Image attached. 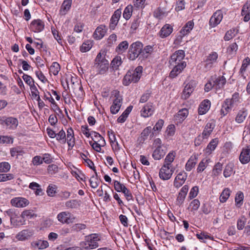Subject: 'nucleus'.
Here are the masks:
<instances>
[{
    "mask_svg": "<svg viewBox=\"0 0 250 250\" xmlns=\"http://www.w3.org/2000/svg\"><path fill=\"white\" fill-rule=\"evenodd\" d=\"M222 164L219 162L217 163L214 167L212 174L215 176L219 175L222 170Z\"/></svg>",
    "mask_w": 250,
    "mask_h": 250,
    "instance_id": "obj_55",
    "label": "nucleus"
},
{
    "mask_svg": "<svg viewBox=\"0 0 250 250\" xmlns=\"http://www.w3.org/2000/svg\"><path fill=\"white\" fill-rule=\"evenodd\" d=\"M210 107V102L208 100H204L199 105L198 113L200 115L206 114Z\"/></svg>",
    "mask_w": 250,
    "mask_h": 250,
    "instance_id": "obj_24",
    "label": "nucleus"
},
{
    "mask_svg": "<svg viewBox=\"0 0 250 250\" xmlns=\"http://www.w3.org/2000/svg\"><path fill=\"white\" fill-rule=\"evenodd\" d=\"M235 29H231L228 31L224 36V40L226 41H228L233 38L235 35Z\"/></svg>",
    "mask_w": 250,
    "mask_h": 250,
    "instance_id": "obj_59",
    "label": "nucleus"
},
{
    "mask_svg": "<svg viewBox=\"0 0 250 250\" xmlns=\"http://www.w3.org/2000/svg\"><path fill=\"white\" fill-rule=\"evenodd\" d=\"M152 47L147 45L144 49H142L141 57L143 58H147L149 55L152 52Z\"/></svg>",
    "mask_w": 250,
    "mask_h": 250,
    "instance_id": "obj_47",
    "label": "nucleus"
},
{
    "mask_svg": "<svg viewBox=\"0 0 250 250\" xmlns=\"http://www.w3.org/2000/svg\"><path fill=\"white\" fill-rule=\"evenodd\" d=\"M128 47V43L127 41H124L119 43L116 48V51L119 53L124 52Z\"/></svg>",
    "mask_w": 250,
    "mask_h": 250,
    "instance_id": "obj_46",
    "label": "nucleus"
},
{
    "mask_svg": "<svg viewBox=\"0 0 250 250\" xmlns=\"http://www.w3.org/2000/svg\"><path fill=\"white\" fill-rule=\"evenodd\" d=\"M107 27L105 25L102 24L97 27L94 33V38L96 40L102 39L105 35L107 31Z\"/></svg>",
    "mask_w": 250,
    "mask_h": 250,
    "instance_id": "obj_19",
    "label": "nucleus"
},
{
    "mask_svg": "<svg viewBox=\"0 0 250 250\" xmlns=\"http://www.w3.org/2000/svg\"><path fill=\"white\" fill-rule=\"evenodd\" d=\"M241 102L239 94L235 92L231 98H227L223 102L220 110L221 115L225 116L232 109L235 110Z\"/></svg>",
    "mask_w": 250,
    "mask_h": 250,
    "instance_id": "obj_1",
    "label": "nucleus"
},
{
    "mask_svg": "<svg viewBox=\"0 0 250 250\" xmlns=\"http://www.w3.org/2000/svg\"><path fill=\"white\" fill-rule=\"evenodd\" d=\"M5 215H7L10 219V223L15 224L14 219H16L19 217V211L15 208H10L4 212Z\"/></svg>",
    "mask_w": 250,
    "mask_h": 250,
    "instance_id": "obj_27",
    "label": "nucleus"
},
{
    "mask_svg": "<svg viewBox=\"0 0 250 250\" xmlns=\"http://www.w3.org/2000/svg\"><path fill=\"white\" fill-rule=\"evenodd\" d=\"M173 172L172 167L163 165L160 170L159 175L160 178L164 180L169 179Z\"/></svg>",
    "mask_w": 250,
    "mask_h": 250,
    "instance_id": "obj_9",
    "label": "nucleus"
},
{
    "mask_svg": "<svg viewBox=\"0 0 250 250\" xmlns=\"http://www.w3.org/2000/svg\"><path fill=\"white\" fill-rule=\"evenodd\" d=\"M152 130L151 126H147L145 128L141 134V141H145L150 134Z\"/></svg>",
    "mask_w": 250,
    "mask_h": 250,
    "instance_id": "obj_49",
    "label": "nucleus"
},
{
    "mask_svg": "<svg viewBox=\"0 0 250 250\" xmlns=\"http://www.w3.org/2000/svg\"><path fill=\"white\" fill-rule=\"evenodd\" d=\"M218 54L216 52H212L208 54L205 60L204 67L207 70H210L211 68L215 66L217 62Z\"/></svg>",
    "mask_w": 250,
    "mask_h": 250,
    "instance_id": "obj_7",
    "label": "nucleus"
},
{
    "mask_svg": "<svg viewBox=\"0 0 250 250\" xmlns=\"http://www.w3.org/2000/svg\"><path fill=\"white\" fill-rule=\"evenodd\" d=\"M22 79L24 82L30 87L34 84V81L32 77L27 74H23Z\"/></svg>",
    "mask_w": 250,
    "mask_h": 250,
    "instance_id": "obj_63",
    "label": "nucleus"
},
{
    "mask_svg": "<svg viewBox=\"0 0 250 250\" xmlns=\"http://www.w3.org/2000/svg\"><path fill=\"white\" fill-rule=\"evenodd\" d=\"M185 56V52L183 50H178L175 52L171 56L169 61V65L178 64L183 62Z\"/></svg>",
    "mask_w": 250,
    "mask_h": 250,
    "instance_id": "obj_8",
    "label": "nucleus"
},
{
    "mask_svg": "<svg viewBox=\"0 0 250 250\" xmlns=\"http://www.w3.org/2000/svg\"><path fill=\"white\" fill-rule=\"evenodd\" d=\"M196 83L194 82H190L185 87L182 97L184 99H188L193 91Z\"/></svg>",
    "mask_w": 250,
    "mask_h": 250,
    "instance_id": "obj_18",
    "label": "nucleus"
},
{
    "mask_svg": "<svg viewBox=\"0 0 250 250\" xmlns=\"http://www.w3.org/2000/svg\"><path fill=\"white\" fill-rule=\"evenodd\" d=\"M11 166L9 163L3 162L0 163V173H6L10 169Z\"/></svg>",
    "mask_w": 250,
    "mask_h": 250,
    "instance_id": "obj_53",
    "label": "nucleus"
},
{
    "mask_svg": "<svg viewBox=\"0 0 250 250\" xmlns=\"http://www.w3.org/2000/svg\"><path fill=\"white\" fill-rule=\"evenodd\" d=\"M143 72V67L141 66H137L134 70H129L125 76L123 83L124 85L127 86L131 83L138 82L142 76Z\"/></svg>",
    "mask_w": 250,
    "mask_h": 250,
    "instance_id": "obj_3",
    "label": "nucleus"
},
{
    "mask_svg": "<svg viewBox=\"0 0 250 250\" xmlns=\"http://www.w3.org/2000/svg\"><path fill=\"white\" fill-rule=\"evenodd\" d=\"M34 234V230L33 229H23L18 232L16 238L19 241H23L29 239Z\"/></svg>",
    "mask_w": 250,
    "mask_h": 250,
    "instance_id": "obj_10",
    "label": "nucleus"
},
{
    "mask_svg": "<svg viewBox=\"0 0 250 250\" xmlns=\"http://www.w3.org/2000/svg\"><path fill=\"white\" fill-rule=\"evenodd\" d=\"M58 221L63 224H69L74 222L75 217L67 211L60 212L57 216Z\"/></svg>",
    "mask_w": 250,
    "mask_h": 250,
    "instance_id": "obj_6",
    "label": "nucleus"
},
{
    "mask_svg": "<svg viewBox=\"0 0 250 250\" xmlns=\"http://www.w3.org/2000/svg\"><path fill=\"white\" fill-rule=\"evenodd\" d=\"M176 157V152L174 151H170L166 156L164 165L172 167V163Z\"/></svg>",
    "mask_w": 250,
    "mask_h": 250,
    "instance_id": "obj_31",
    "label": "nucleus"
},
{
    "mask_svg": "<svg viewBox=\"0 0 250 250\" xmlns=\"http://www.w3.org/2000/svg\"><path fill=\"white\" fill-rule=\"evenodd\" d=\"M239 160L243 164H247L250 161V145L242 149L239 156Z\"/></svg>",
    "mask_w": 250,
    "mask_h": 250,
    "instance_id": "obj_13",
    "label": "nucleus"
},
{
    "mask_svg": "<svg viewBox=\"0 0 250 250\" xmlns=\"http://www.w3.org/2000/svg\"><path fill=\"white\" fill-rule=\"evenodd\" d=\"M11 204L16 208H23L28 205L29 201L24 198L18 197L13 198L10 201Z\"/></svg>",
    "mask_w": 250,
    "mask_h": 250,
    "instance_id": "obj_14",
    "label": "nucleus"
},
{
    "mask_svg": "<svg viewBox=\"0 0 250 250\" xmlns=\"http://www.w3.org/2000/svg\"><path fill=\"white\" fill-rule=\"evenodd\" d=\"M140 22V18L138 16L133 18L131 24V29L133 31L136 30L139 26Z\"/></svg>",
    "mask_w": 250,
    "mask_h": 250,
    "instance_id": "obj_50",
    "label": "nucleus"
},
{
    "mask_svg": "<svg viewBox=\"0 0 250 250\" xmlns=\"http://www.w3.org/2000/svg\"><path fill=\"white\" fill-rule=\"evenodd\" d=\"M211 80L214 83V87L216 89H220L224 87L226 83V78L224 76L211 77Z\"/></svg>",
    "mask_w": 250,
    "mask_h": 250,
    "instance_id": "obj_20",
    "label": "nucleus"
},
{
    "mask_svg": "<svg viewBox=\"0 0 250 250\" xmlns=\"http://www.w3.org/2000/svg\"><path fill=\"white\" fill-rule=\"evenodd\" d=\"M154 107L151 103L147 104L141 111V115L145 118L152 115L153 113Z\"/></svg>",
    "mask_w": 250,
    "mask_h": 250,
    "instance_id": "obj_22",
    "label": "nucleus"
},
{
    "mask_svg": "<svg viewBox=\"0 0 250 250\" xmlns=\"http://www.w3.org/2000/svg\"><path fill=\"white\" fill-rule=\"evenodd\" d=\"M90 136L94 142L103 143V146L105 144L104 138L99 133L95 131H91Z\"/></svg>",
    "mask_w": 250,
    "mask_h": 250,
    "instance_id": "obj_37",
    "label": "nucleus"
},
{
    "mask_svg": "<svg viewBox=\"0 0 250 250\" xmlns=\"http://www.w3.org/2000/svg\"><path fill=\"white\" fill-rule=\"evenodd\" d=\"M44 22L40 19L33 20L30 23L31 30L35 33L41 32L44 29Z\"/></svg>",
    "mask_w": 250,
    "mask_h": 250,
    "instance_id": "obj_15",
    "label": "nucleus"
},
{
    "mask_svg": "<svg viewBox=\"0 0 250 250\" xmlns=\"http://www.w3.org/2000/svg\"><path fill=\"white\" fill-rule=\"evenodd\" d=\"M114 187L115 189L119 192H122L126 188L124 184L116 180L114 181Z\"/></svg>",
    "mask_w": 250,
    "mask_h": 250,
    "instance_id": "obj_60",
    "label": "nucleus"
},
{
    "mask_svg": "<svg viewBox=\"0 0 250 250\" xmlns=\"http://www.w3.org/2000/svg\"><path fill=\"white\" fill-rule=\"evenodd\" d=\"M57 187L55 185H49L47 188V193L48 196L53 197L56 193Z\"/></svg>",
    "mask_w": 250,
    "mask_h": 250,
    "instance_id": "obj_64",
    "label": "nucleus"
},
{
    "mask_svg": "<svg viewBox=\"0 0 250 250\" xmlns=\"http://www.w3.org/2000/svg\"><path fill=\"white\" fill-rule=\"evenodd\" d=\"M233 165L232 163L228 164L225 168L223 174L225 178L229 177L233 173Z\"/></svg>",
    "mask_w": 250,
    "mask_h": 250,
    "instance_id": "obj_40",
    "label": "nucleus"
},
{
    "mask_svg": "<svg viewBox=\"0 0 250 250\" xmlns=\"http://www.w3.org/2000/svg\"><path fill=\"white\" fill-rule=\"evenodd\" d=\"M244 199V194L241 191H239L237 193L236 196L235 197V202L236 205H241L242 204V202Z\"/></svg>",
    "mask_w": 250,
    "mask_h": 250,
    "instance_id": "obj_62",
    "label": "nucleus"
},
{
    "mask_svg": "<svg viewBox=\"0 0 250 250\" xmlns=\"http://www.w3.org/2000/svg\"><path fill=\"white\" fill-rule=\"evenodd\" d=\"M132 12L133 6L131 5H127L124 11L123 17L126 20H129L132 16Z\"/></svg>",
    "mask_w": 250,
    "mask_h": 250,
    "instance_id": "obj_38",
    "label": "nucleus"
},
{
    "mask_svg": "<svg viewBox=\"0 0 250 250\" xmlns=\"http://www.w3.org/2000/svg\"><path fill=\"white\" fill-rule=\"evenodd\" d=\"M186 66L187 63L186 62H183L178 64L170 65V66L172 68V69L170 73L169 76L172 78L176 77L182 72Z\"/></svg>",
    "mask_w": 250,
    "mask_h": 250,
    "instance_id": "obj_12",
    "label": "nucleus"
},
{
    "mask_svg": "<svg viewBox=\"0 0 250 250\" xmlns=\"http://www.w3.org/2000/svg\"><path fill=\"white\" fill-rule=\"evenodd\" d=\"M188 111L187 108H183L179 110L176 115V119L183 121L188 115Z\"/></svg>",
    "mask_w": 250,
    "mask_h": 250,
    "instance_id": "obj_41",
    "label": "nucleus"
},
{
    "mask_svg": "<svg viewBox=\"0 0 250 250\" xmlns=\"http://www.w3.org/2000/svg\"><path fill=\"white\" fill-rule=\"evenodd\" d=\"M101 240L100 234L92 233L85 236L84 240L80 243V246L85 250L94 249L98 247V242Z\"/></svg>",
    "mask_w": 250,
    "mask_h": 250,
    "instance_id": "obj_2",
    "label": "nucleus"
},
{
    "mask_svg": "<svg viewBox=\"0 0 250 250\" xmlns=\"http://www.w3.org/2000/svg\"><path fill=\"white\" fill-rule=\"evenodd\" d=\"M72 4V0H64L62 3L61 13L62 15H65L69 10Z\"/></svg>",
    "mask_w": 250,
    "mask_h": 250,
    "instance_id": "obj_32",
    "label": "nucleus"
},
{
    "mask_svg": "<svg viewBox=\"0 0 250 250\" xmlns=\"http://www.w3.org/2000/svg\"><path fill=\"white\" fill-rule=\"evenodd\" d=\"M19 125L18 120L13 117H6L5 119V126L7 129L14 130Z\"/></svg>",
    "mask_w": 250,
    "mask_h": 250,
    "instance_id": "obj_17",
    "label": "nucleus"
},
{
    "mask_svg": "<svg viewBox=\"0 0 250 250\" xmlns=\"http://www.w3.org/2000/svg\"><path fill=\"white\" fill-rule=\"evenodd\" d=\"M230 190L228 188L223 190L220 196V201L221 203H225L227 201L230 196Z\"/></svg>",
    "mask_w": 250,
    "mask_h": 250,
    "instance_id": "obj_42",
    "label": "nucleus"
},
{
    "mask_svg": "<svg viewBox=\"0 0 250 250\" xmlns=\"http://www.w3.org/2000/svg\"><path fill=\"white\" fill-rule=\"evenodd\" d=\"M90 186L93 188H96L98 187L99 184V180L97 178V175L96 176H93L89 180Z\"/></svg>",
    "mask_w": 250,
    "mask_h": 250,
    "instance_id": "obj_56",
    "label": "nucleus"
},
{
    "mask_svg": "<svg viewBox=\"0 0 250 250\" xmlns=\"http://www.w3.org/2000/svg\"><path fill=\"white\" fill-rule=\"evenodd\" d=\"M60 70V64L57 62H53L50 68V72L57 75Z\"/></svg>",
    "mask_w": 250,
    "mask_h": 250,
    "instance_id": "obj_51",
    "label": "nucleus"
},
{
    "mask_svg": "<svg viewBox=\"0 0 250 250\" xmlns=\"http://www.w3.org/2000/svg\"><path fill=\"white\" fill-rule=\"evenodd\" d=\"M196 163L197 161L195 157H190L186 164V170L188 171H190L192 168L195 167Z\"/></svg>",
    "mask_w": 250,
    "mask_h": 250,
    "instance_id": "obj_39",
    "label": "nucleus"
},
{
    "mask_svg": "<svg viewBox=\"0 0 250 250\" xmlns=\"http://www.w3.org/2000/svg\"><path fill=\"white\" fill-rule=\"evenodd\" d=\"M209 159H203L199 164L197 171V172H201L204 171V170L206 168V167L208 166V164Z\"/></svg>",
    "mask_w": 250,
    "mask_h": 250,
    "instance_id": "obj_45",
    "label": "nucleus"
},
{
    "mask_svg": "<svg viewBox=\"0 0 250 250\" xmlns=\"http://www.w3.org/2000/svg\"><path fill=\"white\" fill-rule=\"evenodd\" d=\"M132 109V106H129L126 108V109L124 111V112L122 113V114L118 118L117 121L118 123H124L127 117H128L129 114L131 112Z\"/></svg>",
    "mask_w": 250,
    "mask_h": 250,
    "instance_id": "obj_34",
    "label": "nucleus"
},
{
    "mask_svg": "<svg viewBox=\"0 0 250 250\" xmlns=\"http://www.w3.org/2000/svg\"><path fill=\"white\" fill-rule=\"evenodd\" d=\"M143 47V44L140 42H136L132 43L129 47L128 50V59L134 61L139 56L141 57L142 49Z\"/></svg>",
    "mask_w": 250,
    "mask_h": 250,
    "instance_id": "obj_4",
    "label": "nucleus"
},
{
    "mask_svg": "<svg viewBox=\"0 0 250 250\" xmlns=\"http://www.w3.org/2000/svg\"><path fill=\"white\" fill-rule=\"evenodd\" d=\"M31 247L39 250L44 249L48 247V243L47 241L38 240L33 241L31 243Z\"/></svg>",
    "mask_w": 250,
    "mask_h": 250,
    "instance_id": "obj_25",
    "label": "nucleus"
},
{
    "mask_svg": "<svg viewBox=\"0 0 250 250\" xmlns=\"http://www.w3.org/2000/svg\"><path fill=\"white\" fill-rule=\"evenodd\" d=\"M24 153L23 150L19 146L12 147L10 149V154L12 157L17 156L18 155H22Z\"/></svg>",
    "mask_w": 250,
    "mask_h": 250,
    "instance_id": "obj_44",
    "label": "nucleus"
},
{
    "mask_svg": "<svg viewBox=\"0 0 250 250\" xmlns=\"http://www.w3.org/2000/svg\"><path fill=\"white\" fill-rule=\"evenodd\" d=\"M112 95L114 96V99L113 100V104L110 107V111L113 114H115L119 112L121 108L123 98L120 92L117 90L113 91Z\"/></svg>",
    "mask_w": 250,
    "mask_h": 250,
    "instance_id": "obj_5",
    "label": "nucleus"
},
{
    "mask_svg": "<svg viewBox=\"0 0 250 250\" xmlns=\"http://www.w3.org/2000/svg\"><path fill=\"white\" fill-rule=\"evenodd\" d=\"M56 139L60 143L65 144L66 143V134L65 131L62 129L58 133H56Z\"/></svg>",
    "mask_w": 250,
    "mask_h": 250,
    "instance_id": "obj_43",
    "label": "nucleus"
},
{
    "mask_svg": "<svg viewBox=\"0 0 250 250\" xmlns=\"http://www.w3.org/2000/svg\"><path fill=\"white\" fill-rule=\"evenodd\" d=\"M194 23L192 21H188L186 24L182 28L180 32L183 35L188 33L193 28Z\"/></svg>",
    "mask_w": 250,
    "mask_h": 250,
    "instance_id": "obj_35",
    "label": "nucleus"
},
{
    "mask_svg": "<svg viewBox=\"0 0 250 250\" xmlns=\"http://www.w3.org/2000/svg\"><path fill=\"white\" fill-rule=\"evenodd\" d=\"M223 9L217 10L214 13L210 19L209 25L215 27L219 24L223 19Z\"/></svg>",
    "mask_w": 250,
    "mask_h": 250,
    "instance_id": "obj_11",
    "label": "nucleus"
},
{
    "mask_svg": "<svg viewBox=\"0 0 250 250\" xmlns=\"http://www.w3.org/2000/svg\"><path fill=\"white\" fill-rule=\"evenodd\" d=\"M218 143V139L215 138L212 139L210 143L208 144L206 151L207 153L210 154L212 152V151L214 150Z\"/></svg>",
    "mask_w": 250,
    "mask_h": 250,
    "instance_id": "obj_36",
    "label": "nucleus"
},
{
    "mask_svg": "<svg viewBox=\"0 0 250 250\" xmlns=\"http://www.w3.org/2000/svg\"><path fill=\"white\" fill-rule=\"evenodd\" d=\"M247 115V110L243 108L238 111L235 117V121L238 124L242 123L245 120Z\"/></svg>",
    "mask_w": 250,
    "mask_h": 250,
    "instance_id": "obj_30",
    "label": "nucleus"
},
{
    "mask_svg": "<svg viewBox=\"0 0 250 250\" xmlns=\"http://www.w3.org/2000/svg\"><path fill=\"white\" fill-rule=\"evenodd\" d=\"M166 150L162 147H157L153 152L152 156L155 160L161 159L166 154Z\"/></svg>",
    "mask_w": 250,
    "mask_h": 250,
    "instance_id": "obj_26",
    "label": "nucleus"
},
{
    "mask_svg": "<svg viewBox=\"0 0 250 250\" xmlns=\"http://www.w3.org/2000/svg\"><path fill=\"white\" fill-rule=\"evenodd\" d=\"M81 201L76 199L70 200L65 203V207L68 208H76L80 206Z\"/></svg>",
    "mask_w": 250,
    "mask_h": 250,
    "instance_id": "obj_33",
    "label": "nucleus"
},
{
    "mask_svg": "<svg viewBox=\"0 0 250 250\" xmlns=\"http://www.w3.org/2000/svg\"><path fill=\"white\" fill-rule=\"evenodd\" d=\"M172 30V27L170 25L166 24L162 28L159 32L160 37L162 38H166L170 35Z\"/></svg>",
    "mask_w": 250,
    "mask_h": 250,
    "instance_id": "obj_29",
    "label": "nucleus"
},
{
    "mask_svg": "<svg viewBox=\"0 0 250 250\" xmlns=\"http://www.w3.org/2000/svg\"><path fill=\"white\" fill-rule=\"evenodd\" d=\"M238 49V45L235 43H232L227 48V52L230 55H234Z\"/></svg>",
    "mask_w": 250,
    "mask_h": 250,
    "instance_id": "obj_58",
    "label": "nucleus"
},
{
    "mask_svg": "<svg viewBox=\"0 0 250 250\" xmlns=\"http://www.w3.org/2000/svg\"><path fill=\"white\" fill-rule=\"evenodd\" d=\"M175 132V126L174 125H169L167 127L165 131L166 135L167 138L173 136Z\"/></svg>",
    "mask_w": 250,
    "mask_h": 250,
    "instance_id": "obj_52",
    "label": "nucleus"
},
{
    "mask_svg": "<svg viewBox=\"0 0 250 250\" xmlns=\"http://www.w3.org/2000/svg\"><path fill=\"white\" fill-rule=\"evenodd\" d=\"M121 10L120 9H117L114 12L110 19L109 23V28L110 30H113L115 29L121 17Z\"/></svg>",
    "mask_w": 250,
    "mask_h": 250,
    "instance_id": "obj_16",
    "label": "nucleus"
},
{
    "mask_svg": "<svg viewBox=\"0 0 250 250\" xmlns=\"http://www.w3.org/2000/svg\"><path fill=\"white\" fill-rule=\"evenodd\" d=\"M96 67L98 69L99 73L100 74H104L108 69V61L103 57L102 62H97Z\"/></svg>",
    "mask_w": 250,
    "mask_h": 250,
    "instance_id": "obj_23",
    "label": "nucleus"
},
{
    "mask_svg": "<svg viewBox=\"0 0 250 250\" xmlns=\"http://www.w3.org/2000/svg\"><path fill=\"white\" fill-rule=\"evenodd\" d=\"M188 174L184 171H181L175 177V180L181 181L184 184L187 179Z\"/></svg>",
    "mask_w": 250,
    "mask_h": 250,
    "instance_id": "obj_57",
    "label": "nucleus"
},
{
    "mask_svg": "<svg viewBox=\"0 0 250 250\" xmlns=\"http://www.w3.org/2000/svg\"><path fill=\"white\" fill-rule=\"evenodd\" d=\"M122 63L121 57L120 56L115 57L111 62V66L113 69H117Z\"/></svg>",
    "mask_w": 250,
    "mask_h": 250,
    "instance_id": "obj_48",
    "label": "nucleus"
},
{
    "mask_svg": "<svg viewBox=\"0 0 250 250\" xmlns=\"http://www.w3.org/2000/svg\"><path fill=\"white\" fill-rule=\"evenodd\" d=\"M92 44L90 41H86L83 42L80 47V51L82 52H86L92 47Z\"/></svg>",
    "mask_w": 250,
    "mask_h": 250,
    "instance_id": "obj_54",
    "label": "nucleus"
},
{
    "mask_svg": "<svg viewBox=\"0 0 250 250\" xmlns=\"http://www.w3.org/2000/svg\"><path fill=\"white\" fill-rule=\"evenodd\" d=\"M215 124L214 122H208V123L204 128V129L202 132V136L205 138H207L211 134L213 130L215 127Z\"/></svg>",
    "mask_w": 250,
    "mask_h": 250,
    "instance_id": "obj_28",
    "label": "nucleus"
},
{
    "mask_svg": "<svg viewBox=\"0 0 250 250\" xmlns=\"http://www.w3.org/2000/svg\"><path fill=\"white\" fill-rule=\"evenodd\" d=\"M250 63V59L249 57L246 58L243 61L240 72L243 74L246 70L247 67Z\"/></svg>",
    "mask_w": 250,
    "mask_h": 250,
    "instance_id": "obj_61",
    "label": "nucleus"
},
{
    "mask_svg": "<svg viewBox=\"0 0 250 250\" xmlns=\"http://www.w3.org/2000/svg\"><path fill=\"white\" fill-rule=\"evenodd\" d=\"M69 146V149H72L75 145V138L74 136V131L71 127L68 128L67 130V135L66 136V142Z\"/></svg>",
    "mask_w": 250,
    "mask_h": 250,
    "instance_id": "obj_21",
    "label": "nucleus"
}]
</instances>
